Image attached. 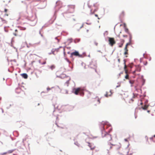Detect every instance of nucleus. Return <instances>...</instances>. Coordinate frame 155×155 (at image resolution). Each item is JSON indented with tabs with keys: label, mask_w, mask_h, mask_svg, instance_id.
Instances as JSON below:
<instances>
[{
	"label": "nucleus",
	"mask_w": 155,
	"mask_h": 155,
	"mask_svg": "<svg viewBox=\"0 0 155 155\" xmlns=\"http://www.w3.org/2000/svg\"><path fill=\"white\" fill-rule=\"evenodd\" d=\"M56 75L57 77L60 78H63L65 77H66L68 78V80L66 82V83L67 84L68 83L69 81L70 80V78L68 76L66 77V75L62 73L61 70H59L57 71L56 73Z\"/></svg>",
	"instance_id": "1"
},
{
	"label": "nucleus",
	"mask_w": 155,
	"mask_h": 155,
	"mask_svg": "<svg viewBox=\"0 0 155 155\" xmlns=\"http://www.w3.org/2000/svg\"><path fill=\"white\" fill-rule=\"evenodd\" d=\"M74 93L76 95H78L79 93L82 96L84 94L83 89L81 88H78L75 89Z\"/></svg>",
	"instance_id": "2"
},
{
	"label": "nucleus",
	"mask_w": 155,
	"mask_h": 155,
	"mask_svg": "<svg viewBox=\"0 0 155 155\" xmlns=\"http://www.w3.org/2000/svg\"><path fill=\"white\" fill-rule=\"evenodd\" d=\"M102 136L103 137L105 138V140L107 141H109L112 140L111 135L106 132L102 133Z\"/></svg>",
	"instance_id": "3"
},
{
	"label": "nucleus",
	"mask_w": 155,
	"mask_h": 155,
	"mask_svg": "<svg viewBox=\"0 0 155 155\" xmlns=\"http://www.w3.org/2000/svg\"><path fill=\"white\" fill-rule=\"evenodd\" d=\"M13 35L15 36L21 37L22 35V32L20 30L16 29L15 32L13 33Z\"/></svg>",
	"instance_id": "4"
},
{
	"label": "nucleus",
	"mask_w": 155,
	"mask_h": 155,
	"mask_svg": "<svg viewBox=\"0 0 155 155\" xmlns=\"http://www.w3.org/2000/svg\"><path fill=\"white\" fill-rule=\"evenodd\" d=\"M108 41L109 44L111 46H113V45L116 43L115 41L114 38L110 37L108 38Z\"/></svg>",
	"instance_id": "5"
},
{
	"label": "nucleus",
	"mask_w": 155,
	"mask_h": 155,
	"mask_svg": "<svg viewBox=\"0 0 155 155\" xmlns=\"http://www.w3.org/2000/svg\"><path fill=\"white\" fill-rule=\"evenodd\" d=\"M136 68L135 70L133 72V74L135 75H139L140 74L136 73V72L137 71L139 72L141 71V67L140 65H139L136 66Z\"/></svg>",
	"instance_id": "6"
},
{
	"label": "nucleus",
	"mask_w": 155,
	"mask_h": 155,
	"mask_svg": "<svg viewBox=\"0 0 155 155\" xmlns=\"http://www.w3.org/2000/svg\"><path fill=\"white\" fill-rule=\"evenodd\" d=\"M124 54L125 55H126L125 57H127V55L128 54V49L127 47H125V48L124 49Z\"/></svg>",
	"instance_id": "7"
},
{
	"label": "nucleus",
	"mask_w": 155,
	"mask_h": 155,
	"mask_svg": "<svg viewBox=\"0 0 155 155\" xmlns=\"http://www.w3.org/2000/svg\"><path fill=\"white\" fill-rule=\"evenodd\" d=\"M112 91L110 90L108 91H107L106 94H105V96L106 97H107L108 96H110L112 94Z\"/></svg>",
	"instance_id": "8"
},
{
	"label": "nucleus",
	"mask_w": 155,
	"mask_h": 155,
	"mask_svg": "<svg viewBox=\"0 0 155 155\" xmlns=\"http://www.w3.org/2000/svg\"><path fill=\"white\" fill-rule=\"evenodd\" d=\"M88 143V146L90 147L91 150H94L95 149V146L93 144L89 143Z\"/></svg>",
	"instance_id": "9"
},
{
	"label": "nucleus",
	"mask_w": 155,
	"mask_h": 155,
	"mask_svg": "<svg viewBox=\"0 0 155 155\" xmlns=\"http://www.w3.org/2000/svg\"><path fill=\"white\" fill-rule=\"evenodd\" d=\"M71 56H73V55L75 56H79V54L78 52L75 51V52L71 53Z\"/></svg>",
	"instance_id": "10"
},
{
	"label": "nucleus",
	"mask_w": 155,
	"mask_h": 155,
	"mask_svg": "<svg viewBox=\"0 0 155 155\" xmlns=\"http://www.w3.org/2000/svg\"><path fill=\"white\" fill-rule=\"evenodd\" d=\"M114 145L113 144H111L110 143H108V144L107 145V149L110 150L112 148V146Z\"/></svg>",
	"instance_id": "11"
},
{
	"label": "nucleus",
	"mask_w": 155,
	"mask_h": 155,
	"mask_svg": "<svg viewBox=\"0 0 155 155\" xmlns=\"http://www.w3.org/2000/svg\"><path fill=\"white\" fill-rule=\"evenodd\" d=\"M124 69L125 71V73L126 74H127L128 73V70H127L126 68H127V66L126 64V61H125V60H124Z\"/></svg>",
	"instance_id": "12"
},
{
	"label": "nucleus",
	"mask_w": 155,
	"mask_h": 155,
	"mask_svg": "<svg viewBox=\"0 0 155 155\" xmlns=\"http://www.w3.org/2000/svg\"><path fill=\"white\" fill-rule=\"evenodd\" d=\"M125 15V12L124 11H122L120 14V18H123Z\"/></svg>",
	"instance_id": "13"
},
{
	"label": "nucleus",
	"mask_w": 155,
	"mask_h": 155,
	"mask_svg": "<svg viewBox=\"0 0 155 155\" xmlns=\"http://www.w3.org/2000/svg\"><path fill=\"white\" fill-rule=\"evenodd\" d=\"M21 76H22L24 78L27 79L28 78V76L26 74L23 73L21 74Z\"/></svg>",
	"instance_id": "14"
},
{
	"label": "nucleus",
	"mask_w": 155,
	"mask_h": 155,
	"mask_svg": "<svg viewBox=\"0 0 155 155\" xmlns=\"http://www.w3.org/2000/svg\"><path fill=\"white\" fill-rule=\"evenodd\" d=\"M130 35V41L129 42L127 43L126 44L125 47H127L129 45H130L131 44V42L130 40L131 39V36Z\"/></svg>",
	"instance_id": "15"
},
{
	"label": "nucleus",
	"mask_w": 155,
	"mask_h": 155,
	"mask_svg": "<svg viewBox=\"0 0 155 155\" xmlns=\"http://www.w3.org/2000/svg\"><path fill=\"white\" fill-rule=\"evenodd\" d=\"M24 18H23V15L22 14H21L19 15V17L18 18V20H20V19H21L22 20H23Z\"/></svg>",
	"instance_id": "16"
},
{
	"label": "nucleus",
	"mask_w": 155,
	"mask_h": 155,
	"mask_svg": "<svg viewBox=\"0 0 155 155\" xmlns=\"http://www.w3.org/2000/svg\"><path fill=\"white\" fill-rule=\"evenodd\" d=\"M8 11V9L6 8H5L4 12L5 13V15L6 16H8L9 15L7 13V12Z\"/></svg>",
	"instance_id": "17"
},
{
	"label": "nucleus",
	"mask_w": 155,
	"mask_h": 155,
	"mask_svg": "<svg viewBox=\"0 0 155 155\" xmlns=\"http://www.w3.org/2000/svg\"><path fill=\"white\" fill-rule=\"evenodd\" d=\"M148 107V106L147 105H145L144 106L142 107V108L143 110H145Z\"/></svg>",
	"instance_id": "18"
},
{
	"label": "nucleus",
	"mask_w": 155,
	"mask_h": 155,
	"mask_svg": "<svg viewBox=\"0 0 155 155\" xmlns=\"http://www.w3.org/2000/svg\"><path fill=\"white\" fill-rule=\"evenodd\" d=\"M55 66L54 65H52L49 67V68L51 69V70H52L54 69L55 68Z\"/></svg>",
	"instance_id": "19"
},
{
	"label": "nucleus",
	"mask_w": 155,
	"mask_h": 155,
	"mask_svg": "<svg viewBox=\"0 0 155 155\" xmlns=\"http://www.w3.org/2000/svg\"><path fill=\"white\" fill-rule=\"evenodd\" d=\"M135 81L134 80H130L129 81L130 83L131 84V87L133 86V84L134 83Z\"/></svg>",
	"instance_id": "20"
},
{
	"label": "nucleus",
	"mask_w": 155,
	"mask_h": 155,
	"mask_svg": "<svg viewBox=\"0 0 155 155\" xmlns=\"http://www.w3.org/2000/svg\"><path fill=\"white\" fill-rule=\"evenodd\" d=\"M95 99V101H97L98 102V104L100 103V99H99V98L98 97H96Z\"/></svg>",
	"instance_id": "21"
},
{
	"label": "nucleus",
	"mask_w": 155,
	"mask_h": 155,
	"mask_svg": "<svg viewBox=\"0 0 155 155\" xmlns=\"http://www.w3.org/2000/svg\"><path fill=\"white\" fill-rule=\"evenodd\" d=\"M108 127V126L107 125H104L103 126V128L104 130H105V128L106 129Z\"/></svg>",
	"instance_id": "22"
},
{
	"label": "nucleus",
	"mask_w": 155,
	"mask_h": 155,
	"mask_svg": "<svg viewBox=\"0 0 155 155\" xmlns=\"http://www.w3.org/2000/svg\"><path fill=\"white\" fill-rule=\"evenodd\" d=\"M126 75L125 76V78L126 79H129V75L127 74H126Z\"/></svg>",
	"instance_id": "23"
},
{
	"label": "nucleus",
	"mask_w": 155,
	"mask_h": 155,
	"mask_svg": "<svg viewBox=\"0 0 155 155\" xmlns=\"http://www.w3.org/2000/svg\"><path fill=\"white\" fill-rule=\"evenodd\" d=\"M125 41L124 39H121L120 40V43L122 44H124V42Z\"/></svg>",
	"instance_id": "24"
},
{
	"label": "nucleus",
	"mask_w": 155,
	"mask_h": 155,
	"mask_svg": "<svg viewBox=\"0 0 155 155\" xmlns=\"http://www.w3.org/2000/svg\"><path fill=\"white\" fill-rule=\"evenodd\" d=\"M26 29V28L25 27H21L19 30H25Z\"/></svg>",
	"instance_id": "25"
},
{
	"label": "nucleus",
	"mask_w": 155,
	"mask_h": 155,
	"mask_svg": "<svg viewBox=\"0 0 155 155\" xmlns=\"http://www.w3.org/2000/svg\"><path fill=\"white\" fill-rule=\"evenodd\" d=\"M75 144L78 147H80V144L77 142H76L75 143Z\"/></svg>",
	"instance_id": "26"
},
{
	"label": "nucleus",
	"mask_w": 155,
	"mask_h": 155,
	"mask_svg": "<svg viewBox=\"0 0 155 155\" xmlns=\"http://www.w3.org/2000/svg\"><path fill=\"white\" fill-rule=\"evenodd\" d=\"M77 27H79V25H77ZM83 27V24H82V25L81 26H79V27H80V29H81V28H82Z\"/></svg>",
	"instance_id": "27"
},
{
	"label": "nucleus",
	"mask_w": 155,
	"mask_h": 155,
	"mask_svg": "<svg viewBox=\"0 0 155 155\" xmlns=\"http://www.w3.org/2000/svg\"><path fill=\"white\" fill-rule=\"evenodd\" d=\"M125 31L126 32L129 33V30L128 28H125Z\"/></svg>",
	"instance_id": "28"
},
{
	"label": "nucleus",
	"mask_w": 155,
	"mask_h": 155,
	"mask_svg": "<svg viewBox=\"0 0 155 155\" xmlns=\"http://www.w3.org/2000/svg\"><path fill=\"white\" fill-rule=\"evenodd\" d=\"M123 44H120V45L119 46V48H121L122 47V46H123Z\"/></svg>",
	"instance_id": "29"
},
{
	"label": "nucleus",
	"mask_w": 155,
	"mask_h": 155,
	"mask_svg": "<svg viewBox=\"0 0 155 155\" xmlns=\"http://www.w3.org/2000/svg\"><path fill=\"white\" fill-rule=\"evenodd\" d=\"M65 48H63V52H64V55L65 54Z\"/></svg>",
	"instance_id": "30"
},
{
	"label": "nucleus",
	"mask_w": 155,
	"mask_h": 155,
	"mask_svg": "<svg viewBox=\"0 0 155 155\" xmlns=\"http://www.w3.org/2000/svg\"><path fill=\"white\" fill-rule=\"evenodd\" d=\"M128 139H129V138H128V139H124V140L126 141H128Z\"/></svg>",
	"instance_id": "31"
},
{
	"label": "nucleus",
	"mask_w": 155,
	"mask_h": 155,
	"mask_svg": "<svg viewBox=\"0 0 155 155\" xmlns=\"http://www.w3.org/2000/svg\"><path fill=\"white\" fill-rule=\"evenodd\" d=\"M118 62L120 63V59L119 58V57H118Z\"/></svg>",
	"instance_id": "32"
},
{
	"label": "nucleus",
	"mask_w": 155,
	"mask_h": 155,
	"mask_svg": "<svg viewBox=\"0 0 155 155\" xmlns=\"http://www.w3.org/2000/svg\"><path fill=\"white\" fill-rule=\"evenodd\" d=\"M112 130V129L110 127V130L108 131V132L110 133V131H111Z\"/></svg>",
	"instance_id": "33"
},
{
	"label": "nucleus",
	"mask_w": 155,
	"mask_h": 155,
	"mask_svg": "<svg viewBox=\"0 0 155 155\" xmlns=\"http://www.w3.org/2000/svg\"><path fill=\"white\" fill-rule=\"evenodd\" d=\"M35 16L33 17V20H31V21H34V20H35Z\"/></svg>",
	"instance_id": "34"
},
{
	"label": "nucleus",
	"mask_w": 155,
	"mask_h": 155,
	"mask_svg": "<svg viewBox=\"0 0 155 155\" xmlns=\"http://www.w3.org/2000/svg\"><path fill=\"white\" fill-rule=\"evenodd\" d=\"M46 62L45 61L43 62L42 63V64H46Z\"/></svg>",
	"instance_id": "35"
},
{
	"label": "nucleus",
	"mask_w": 155,
	"mask_h": 155,
	"mask_svg": "<svg viewBox=\"0 0 155 155\" xmlns=\"http://www.w3.org/2000/svg\"><path fill=\"white\" fill-rule=\"evenodd\" d=\"M123 37H127V35H123Z\"/></svg>",
	"instance_id": "36"
},
{
	"label": "nucleus",
	"mask_w": 155,
	"mask_h": 155,
	"mask_svg": "<svg viewBox=\"0 0 155 155\" xmlns=\"http://www.w3.org/2000/svg\"><path fill=\"white\" fill-rule=\"evenodd\" d=\"M133 98H135V95L134 94H133Z\"/></svg>",
	"instance_id": "37"
},
{
	"label": "nucleus",
	"mask_w": 155,
	"mask_h": 155,
	"mask_svg": "<svg viewBox=\"0 0 155 155\" xmlns=\"http://www.w3.org/2000/svg\"><path fill=\"white\" fill-rule=\"evenodd\" d=\"M50 89H51L50 88H47V90L48 91H49V90H50Z\"/></svg>",
	"instance_id": "38"
},
{
	"label": "nucleus",
	"mask_w": 155,
	"mask_h": 155,
	"mask_svg": "<svg viewBox=\"0 0 155 155\" xmlns=\"http://www.w3.org/2000/svg\"><path fill=\"white\" fill-rule=\"evenodd\" d=\"M95 16L96 17H98V15H97V14H95Z\"/></svg>",
	"instance_id": "39"
},
{
	"label": "nucleus",
	"mask_w": 155,
	"mask_h": 155,
	"mask_svg": "<svg viewBox=\"0 0 155 155\" xmlns=\"http://www.w3.org/2000/svg\"><path fill=\"white\" fill-rule=\"evenodd\" d=\"M150 110H148L147 111V112H148V113H149V112H150Z\"/></svg>",
	"instance_id": "40"
},
{
	"label": "nucleus",
	"mask_w": 155,
	"mask_h": 155,
	"mask_svg": "<svg viewBox=\"0 0 155 155\" xmlns=\"http://www.w3.org/2000/svg\"><path fill=\"white\" fill-rule=\"evenodd\" d=\"M131 101H134V100H133V98L131 99Z\"/></svg>",
	"instance_id": "41"
},
{
	"label": "nucleus",
	"mask_w": 155,
	"mask_h": 155,
	"mask_svg": "<svg viewBox=\"0 0 155 155\" xmlns=\"http://www.w3.org/2000/svg\"><path fill=\"white\" fill-rule=\"evenodd\" d=\"M96 45H97V43H96Z\"/></svg>",
	"instance_id": "42"
},
{
	"label": "nucleus",
	"mask_w": 155,
	"mask_h": 155,
	"mask_svg": "<svg viewBox=\"0 0 155 155\" xmlns=\"http://www.w3.org/2000/svg\"><path fill=\"white\" fill-rule=\"evenodd\" d=\"M140 104L142 105V102H141V103H140Z\"/></svg>",
	"instance_id": "43"
},
{
	"label": "nucleus",
	"mask_w": 155,
	"mask_h": 155,
	"mask_svg": "<svg viewBox=\"0 0 155 155\" xmlns=\"http://www.w3.org/2000/svg\"><path fill=\"white\" fill-rule=\"evenodd\" d=\"M152 138H150V139L151 140H152Z\"/></svg>",
	"instance_id": "44"
},
{
	"label": "nucleus",
	"mask_w": 155,
	"mask_h": 155,
	"mask_svg": "<svg viewBox=\"0 0 155 155\" xmlns=\"http://www.w3.org/2000/svg\"><path fill=\"white\" fill-rule=\"evenodd\" d=\"M153 137H155V135H154Z\"/></svg>",
	"instance_id": "45"
},
{
	"label": "nucleus",
	"mask_w": 155,
	"mask_h": 155,
	"mask_svg": "<svg viewBox=\"0 0 155 155\" xmlns=\"http://www.w3.org/2000/svg\"><path fill=\"white\" fill-rule=\"evenodd\" d=\"M98 19H99L100 18H98Z\"/></svg>",
	"instance_id": "46"
}]
</instances>
